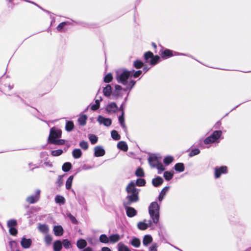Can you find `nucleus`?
I'll return each instance as SVG.
<instances>
[{"mask_svg": "<svg viewBox=\"0 0 251 251\" xmlns=\"http://www.w3.org/2000/svg\"><path fill=\"white\" fill-rule=\"evenodd\" d=\"M87 242L82 239H79L77 241L76 246L78 249H82L86 247Z\"/></svg>", "mask_w": 251, "mask_h": 251, "instance_id": "27", "label": "nucleus"}, {"mask_svg": "<svg viewBox=\"0 0 251 251\" xmlns=\"http://www.w3.org/2000/svg\"><path fill=\"white\" fill-rule=\"evenodd\" d=\"M124 104H125V103H123L120 107L119 108L118 107V110H120V111H121L122 113L123 112V113L124 114Z\"/></svg>", "mask_w": 251, "mask_h": 251, "instance_id": "63", "label": "nucleus"}, {"mask_svg": "<svg viewBox=\"0 0 251 251\" xmlns=\"http://www.w3.org/2000/svg\"><path fill=\"white\" fill-rule=\"evenodd\" d=\"M123 204L126 210V213L128 217H133L137 214V211L133 207H130V205H126L123 203Z\"/></svg>", "mask_w": 251, "mask_h": 251, "instance_id": "9", "label": "nucleus"}, {"mask_svg": "<svg viewBox=\"0 0 251 251\" xmlns=\"http://www.w3.org/2000/svg\"><path fill=\"white\" fill-rule=\"evenodd\" d=\"M55 201L56 203L59 204V205H63L65 203V198L60 195H57L55 197Z\"/></svg>", "mask_w": 251, "mask_h": 251, "instance_id": "28", "label": "nucleus"}, {"mask_svg": "<svg viewBox=\"0 0 251 251\" xmlns=\"http://www.w3.org/2000/svg\"><path fill=\"white\" fill-rule=\"evenodd\" d=\"M54 234L56 236H60L63 235L64 230L61 226H55L53 229Z\"/></svg>", "mask_w": 251, "mask_h": 251, "instance_id": "17", "label": "nucleus"}, {"mask_svg": "<svg viewBox=\"0 0 251 251\" xmlns=\"http://www.w3.org/2000/svg\"><path fill=\"white\" fill-rule=\"evenodd\" d=\"M67 216L70 219L71 221L73 224H77V221L76 220V219H75V216H74L73 215H72L70 213H67Z\"/></svg>", "mask_w": 251, "mask_h": 251, "instance_id": "53", "label": "nucleus"}, {"mask_svg": "<svg viewBox=\"0 0 251 251\" xmlns=\"http://www.w3.org/2000/svg\"><path fill=\"white\" fill-rule=\"evenodd\" d=\"M88 137L92 145L95 144L98 141V137L94 134H89Z\"/></svg>", "mask_w": 251, "mask_h": 251, "instance_id": "43", "label": "nucleus"}, {"mask_svg": "<svg viewBox=\"0 0 251 251\" xmlns=\"http://www.w3.org/2000/svg\"><path fill=\"white\" fill-rule=\"evenodd\" d=\"M79 146L84 150H86L88 148V143L86 141H83L79 143Z\"/></svg>", "mask_w": 251, "mask_h": 251, "instance_id": "54", "label": "nucleus"}, {"mask_svg": "<svg viewBox=\"0 0 251 251\" xmlns=\"http://www.w3.org/2000/svg\"><path fill=\"white\" fill-rule=\"evenodd\" d=\"M148 160L150 165L153 168H155V167L157 165V164H158L160 162L158 157L155 154L151 155L149 157Z\"/></svg>", "mask_w": 251, "mask_h": 251, "instance_id": "12", "label": "nucleus"}, {"mask_svg": "<svg viewBox=\"0 0 251 251\" xmlns=\"http://www.w3.org/2000/svg\"><path fill=\"white\" fill-rule=\"evenodd\" d=\"M67 23L64 22L59 24L56 27L57 30L58 31H61L62 28L64 27L65 25H67Z\"/></svg>", "mask_w": 251, "mask_h": 251, "instance_id": "58", "label": "nucleus"}, {"mask_svg": "<svg viewBox=\"0 0 251 251\" xmlns=\"http://www.w3.org/2000/svg\"><path fill=\"white\" fill-rule=\"evenodd\" d=\"M132 74L130 71L126 69L118 70L116 72V78L118 83L126 86L124 91H130L134 86L136 81L131 79Z\"/></svg>", "mask_w": 251, "mask_h": 251, "instance_id": "1", "label": "nucleus"}, {"mask_svg": "<svg viewBox=\"0 0 251 251\" xmlns=\"http://www.w3.org/2000/svg\"><path fill=\"white\" fill-rule=\"evenodd\" d=\"M103 94L105 97H109L112 93V88L110 85L107 84L103 90Z\"/></svg>", "mask_w": 251, "mask_h": 251, "instance_id": "22", "label": "nucleus"}, {"mask_svg": "<svg viewBox=\"0 0 251 251\" xmlns=\"http://www.w3.org/2000/svg\"><path fill=\"white\" fill-rule=\"evenodd\" d=\"M7 225L8 228L15 227L17 225V221L15 219H10L7 221Z\"/></svg>", "mask_w": 251, "mask_h": 251, "instance_id": "42", "label": "nucleus"}, {"mask_svg": "<svg viewBox=\"0 0 251 251\" xmlns=\"http://www.w3.org/2000/svg\"><path fill=\"white\" fill-rule=\"evenodd\" d=\"M9 232L11 235L16 236L18 233V231L15 227H9Z\"/></svg>", "mask_w": 251, "mask_h": 251, "instance_id": "56", "label": "nucleus"}, {"mask_svg": "<svg viewBox=\"0 0 251 251\" xmlns=\"http://www.w3.org/2000/svg\"><path fill=\"white\" fill-rule=\"evenodd\" d=\"M111 135L112 139L114 140H119L121 138L120 135L115 130H113L111 131Z\"/></svg>", "mask_w": 251, "mask_h": 251, "instance_id": "38", "label": "nucleus"}, {"mask_svg": "<svg viewBox=\"0 0 251 251\" xmlns=\"http://www.w3.org/2000/svg\"><path fill=\"white\" fill-rule=\"evenodd\" d=\"M82 151L79 149H75L72 151V155L74 158L78 159L82 156Z\"/></svg>", "mask_w": 251, "mask_h": 251, "instance_id": "24", "label": "nucleus"}, {"mask_svg": "<svg viewBox=\"0 0 251 251\" xmlns=\"http://www.w3.org/2000/svg\"><path fill=\"white\" fill-rule=\"evenodd\" d=\"M152 220L149 221L148 223H146L143 222H140L137 224V227L139 229L144 230L147 229L148 227L151 226L152 225Z\"/></svg>", "mask_w": 251, "mask_h": 251, "instance_id": "16", "label": "nucleus"}, {"mask_svg": "<svg viewBox=\"0 0 251 251\" xmlns=\"http://www.w3.org/2000/svg\"><path fill=\"white\" fill-rule=\"evenodd\" d=\"M169 188L170 187L169 186H166L161 190L158 198L159 201H161L163 200L164 196Z\"/></svg>", "mask_w": 251, "mask_h": 251, "instance_id": "25", "label": "nucleus"}, {"mask_svg": "<svg viewBox=\"0 0 251 251\" xmlns=\"http://www.w3.org/2000/svg\"><path fill=\"white\" fill-rule=\"evenodd\" d=\"M133 66L136 69H140L143 66V63L141 61L136 60L134 62Z\"/></svg>", "mask_w": 251, "mask_h": 251, "instance_id": "49", "label": "nucleus"}, {"mask_svg": "<svg viewBox=\"0 0 251 251\" xmlns=\"http://www.w3.org/2000/svg\"><path fill=\"white\" fill-rule=\"evenodd\" d=\"M153 55V53L151 51H148L144 54V58L146 60V61H148L149 59H151L152 58Z\"/></svg>", "mask_w": 251, "mask_h": 251, "instance_id": "57", "label": "nucleus"}, {"mask_svg": "<svg viewBox=\"0 0 251 251\" xmlns=\"http://www.w3.org/2000/svg\"><path fill=\"white\" fill-rule=\"evenodd\" d=\"M173 176H174V172H169V171H165L164 173V175H163L164 178L167 181L170 180L173 178Z\"/></svg>", "mask_w": 251, "mask_h": 251, "instance_id": "34", "label": "nucleus"}, {"mask_svg": "<svg viewBox=\"0 0 251 251\" xmlns=\"http://www.w3.org/2000/svg\"><path fill=\"white\" fill-rule=\"evenodd\" d=\"M160 55L161 56V57L164 59H166L174 55H187V54L184 53H179L177 52H173V51L169 49H165V50L162 51L160 53Z\"/></svg>", "mask_w": 251, "mask_h": 251, "instance_id": "5", "label": "nucleus"}, {"mask_svg": "<svg viewBox=\"0 0 251 251\" xmlns=\"http://www.w3.org/2000/svg\"><path fill=\"white\" fill-rule=\"evenodd\" d=\"M97 121L100 125H103L106 126H110L112 123L110 119L105 118L100 115L98 117Z\"/></svg>", "mask_w": 251, "mask_h": 251, "instance_id": "11", "label": "nucleus"}, {"mask_svg": "<svg viewBox=\"0 0 251 251\" xmlns=\"http://www.w3.org/2000/svg\"><path fill=\"white\" fill-rule=\"evenodd\" d=\"M72 168V164L70 162L65 163L62 167V170L65 172H68Z\"/></svg>", "mask_w": 251, "mask_h": 251, "instance_id": "40", "label": "nucleus"}, {"mask_svg": "<svg viewBox=\"0 0 251 251\" xmlns=\"http://www.w3.org/2000/svg\"><path fill=\"white\" fill-rule=\"evenodd\" d=\"M113 79L112 75L111 73H108L104 77L103 81L105 83H109L112 81Z\"/></svg>", "mask_w": 251, "mask_h": 251, "instance_id": "50", "label": "nucleus"}, {"mask_svg": "<svg viewBox=\"0 0 251 251\" xmlns=\"http://www.w3.org/2000/svg\"><path fill=\"white\" fill-rule=\"evenodd\" d=\"M157 247L158 246L156 243H153L152 245L149 248V251H157Z\"/></svg>", "mask_w": 251, "mask_h": 251, "instance_id": "61", "label": "nucleus"}, {"mask_svg": "<svg viewBox=\"0 0 251 251\" xmlns=\"http://www.w3.org/2000/svg\"><path fill=\"white\" fill-rule=\"evenodd\" d=\"M222 134V132L221 130H215L211 135L206 138L203 142L206 145L214 143L217 142L221 137Z\"/></svg>", "mask_w": 251, "mask_h": 251, "instance_id": "4", "label": "nucleus"}, {"mask_svg": "<svg viewBox=\"0 0 251 251\" xmlns=\"http://www.w3.org/2000/svg\"><path fill=\"white\" fill-rule=\"evenodd\" d=\"M74 179V176H71L69 177V178L67 179L66 182V188L67 190H69L71 189L72 185L73 180Z\"/></svg>", "mask_w": 251, "mask_h": 251, "instance_id": "33", "label": "nucleus"}, {"mask_svg": "<svg viewBox=\"0 0 251 251\" xmlns=\"http://www.w3.org/2000/svg\"><path fill=\"white\" fill-rule=\"evenodd\" d=\"M57 182L58 183V185L60 186L63 183V180H62V176H59L58 177Z\"/></svg>", "mask_w": 251, "mask_h": 251, "instance_id": "62", "label": "nucleus"}, {"mask_svg": "<svg viewBox=\"0 0 251 251\" xmlns=\"http://www.w3.org/2000/svg\"><path fill=\"white\" fill-rule=\"evenodd\" d=\"M174 168L178 172H182L184 170V165L182 163H178L175 165Z\"/></svg>", "mask_w": 251, "mask_h": 251, "instance_id": "31", "label": "nucleus"}, {"mask_svg": "<svg viewBox=\"0 0 251 251\" xmlns=\"http://www.w3.org/2000/svg\"><path fill=\"white\" fill-rule=\"evenodd\" d=\"M74 127V123L72 121H67L66 124L65 129L68 131H71Z\"/></svg>", "mask_w": 251, "mask_h": 251, "instance_id": "37", "label": "nucleus"}, {"mask_svg": "<svg viewBox=\"0 0 251 251\" xmlns=\"http://www.w3.org/2000/svg\"><path fill=\"white\" fill-rule=\"evenodd\" d=\"M40 192L39 189L36 190L34 195H30L26 198V202L29 204H33L37 202L40 199Z\"/></svg>", "mask_w": 251, "mask_h": 251, "instance_id": "6", "label": "nucleus"}, {"mask_svg": "<svg viewBox=\"0 0 251 251\" xmlns=\"http://www.w3.org/2000/svg\"><path fill=\"white\" fill-rule=\"evenodd\" d=\"M135 185L138 186H143L146 184V180L143 178H138L136 180L135 182Z\"/></svg>", "mask_w": 251, "mask_h": 251, "instance_id": "45", "label": "nucleus"}, {"mask_svg": "<svg viewBox=\"0 0 251 251\" xmlns=\"http://www.w3.org/2000/svg\"><path fill=\"white\" fill-rule=\"evenodd\" d=\"M135 175L138 177L144 176L145 175V174H144L143 169L141 168H138L135 172Z\"/></svg>", "mask_w": 251, "mask_h": 251, "instance_id": "47", "label": "nucleus"}, {"mask_svg": "<svg viewBox=\"0 0 251 251\" xmlns=\"http://www.w3.org/2000/svg\"><path fill=\"white\" fill-rule=\"evenodd\" d=\"M118 251H130L129 249L125 245L122 243H120L118 245Z\"/></svg>", "mask_w": 251, "mask_h": 251, "instance_id": "39", "label": "nucleus"}, {"mask_svg": "<svg viewBox=\"0 0 251 251\" xmlns=\"http://www.w3.org/2000/svg\"><path fill=\"white\" fill-rule=\"evenodd\" d=\"M158 170V174H161L162 172L165 170V168L161 162H159L157 165L155 167Z\"/></svg>", "mask_w": 251, "mask_h": 251, "instance_id": "46", "label": "nucleus"}, {"mask_svg": "<svg viewBox=\"0 0 251 251\" xmlns=\"http://www.w3.org/2000/svg\"><path fill=\"white\" fill-rule=\"evenodd\" d=\"M118 120L121 126L124 129L125 131H126L127 128L125 123L124 114L123 112H122L121 115L119 117Z\"/></svg>", "mask_w": 251, "mask_h": 251, "instance_id": "26", "label": "nucleus"}, {"mask_svg": "<svg viewBox=\"0 0 251 251\" xmlns=\"http://www.w3.org/2000/svg\"><path fill=\"white\" fill-rule=\"evenodd\" d=\"M117 148L124 151H126L128 150L127 145L126 143L124 141H120L117 144Z\"/></svg>", "mask_w": 251, "mask_h": 251, "instance_id": "23", "label": "nucleus"}, {"mask_svg": "<svg viewBox=\"0 0 251 251\" xmlns=\"http://www.w3.org/2000/svg\"><path fill=\"white\" fill-rule=\"evenodd\" d=\"M127 196L123 200V203L126 205H131L133 203L137 202L139 200V193L140 189L135 187L134 181H131L126 189Z\"/></svg>", "mask_w": 251, "mask_h": 251, "instance_id": "2", "label": "nucleus"}, {"mask_svg": "<svg viewBox=\"0 0 251 251\" xmlns=\"http://www.w3.org/2000/svg\"><path fill=\"white\" fill-rule=\"evenodd\" d=\"M100 242L104 244H108L109 243V237L104 234H101L99 237Z\"/></svg>", "mask_w": 251, "mask_h": 251, "instance_id": "30", "label": "nucleus"}, {"mask_svg": "<svg viewBox=\"0 0 251 251\" xmlns=\"http://www.w3.org/2000/svg\"><path fill=\"white\" fill-rule=\"evenodd\" d=\"M130 244L133 247L135 248H138L140 246L141 242L139 239L136 237H134L130 241Z\"/></svg>", "mask_w": 251, "mask_h": 251, "instance_id": "32", "label": "nucleus"}, {"mask_svg": "<svg viewBox=\"0 0 251 251\" xmlns=\"http://www.w3.org/2000/svg\"><path fill=\"white\" fill-rule=\"evenodd\" d=\"M152 241V238L151 235H145L143 239V244L144 246L147 247Z\"/></svg>", "mask_w": 251, "mask_h": 251, "instance_id": "19", "label": "nucleus"}, {"mask_svg": "<svg viewBox=\"0 0 251 251\" xmlns=\"http://www.w3.org/2000/svg\"><path fill=\"white\" fill-rule=\"evenodd\" d=\"M124 91V88L120 85H116L115 87V90L113 92L112 95L115 97V99H117L119 97L122 96V91Z\"/></svg>", "mask_w": 251, "mask_h": 251, "instance_id": "15", "label": "nucleus"}, {"mask_svg": "<svg viewBox=\"0 0 251 251\" xmlns=\"http://www.w3.org/2000/svg\"><path fill=\"white\" fill-rule=\"evenodd\" d=\"M160 57L158 55H152V58L150 60V63L151 65H155L159 60Z\"/></svg>", "mask_w": 251, "mask_h": 251, "instance_id": "41", "label": "nucleus"}, {"mask_svg": "<svg viewBox=\"0 0 251 251\" xmlns=\"http://www.w3.org/2000/svg\"><path fill=\"white\" fill-rule=\"evenodd\" d=\"M52 144H57V145H63L65 143V141L64 140L60 139V140H52L51 141Z\"/></svg>", "mask_w": 251, "mask_h": 251, "instance_id": "60", "label": "nucleus"}, {"mask_svg": "<svg viewBox=\"0 0 251 251\" xmlns=\"http://www.w3.org/2000/svg\"><path fill=\"white\" fill-rule=\"evenodd\" d=\"M163 179L161 177L157 176L152 179V184L154 187H158L163 183Z\"/></svg>", "mask_w": 251, "mask_h": 251, "instance_id": "18", "label": "nucleus"}, {"mask_svg": "<svg viewBox=\"0 0 251 251\" xmlns=\"http://www.w3.org/2000/svg\"><path fill=\"white\" fill-rule=\"evenodd\" d=\"M63 152L62 150H57L51 151V155L54 156H57L61 155Z\"/></svg>", "mask_w": 251, "mask_h": 251, "instance_id": "55", "label": "nucleus"}, {"mask_svg": "<svg viewBox=\"0 0 251 251\" xmlns=\"http://www.w3.org/2000/svg\"><path fill=\"white\" fill-rule=\"evenodd\" d=\"M106 110L108 114H113L118 111V107L114 102L109 103L106 107Z\"/></svg>", "mask_w": 251, "mask_h": 251, "instance_id": "10", "label": "nucleus"}, {"mask_svg": "<svg viewBox=\"0 0 251 251\" xmlns=\"http://www.w3.org/2000/svg\"><path fill=\"white\" fill-rule=\"evenodd\" d=\"M160 207L156 201L152 202L149 206V213L152 223L156 224L159 220Z\"/></svg>", "mask_w": 251, "mask_h": 251, "instance_id": "3", "label": "nucleus"}, {"mask_svg": "<svg viewBox=\"0 0 251 251\" xmlns=\"http://www.w3.org/2000/svg\"><path fill=\"white\" fill-rule=\"evenodd\" d=\"M227 173V168L226 166L216 167L214 168V177L216 179L219 178L223 174Z\"/></svg>", "mask_w": 251, "mask_h": 251, "instance_id": "7", "label": "nucleus"}, {"mask_svg": "<svg viewBox=\"0 0 251 251\" xmlns=\"http://www.w3.org/2000/svg\"><path fill=\"white\" fill-rule=\"evenodd\" d=\"M200 153V150L199 149H192L190 153L189 154V156L190 157H193L195 155H198Z\"/></svg>", "mask_w": 251, "mask_h": 251, "instance_id": "51", "label": "nucleus"}, {"mask_svg": "<svg viewBox=\"0 0 251 251\" xmlns=\"http://www.w3.org/2000/svg\"><path fill=\"white\" fill-rule=\"evenodd\" d=\"M121 239V237L118 234H112L109 236V243H115Z\"/></svg>", "mask_w": 251, "mask_h": 251, "instance_id": "20", "label": "nucleus"}, {"mask_svg": "<svg viewBox=\"0 0 251 251\" xmlns=\"http://www.w3.org/2000/svg\"><path fill=\"white\" fill-rule=\"evenodd\" d=\"M62 244V246H63L65 249H69L71 246V244L68 239L63 240Z\"/></svg>", "mask_w": 251, "mask_h": 251, "instance_id": "52", "label": "nucleus"}, {"mask_svg": "<svg viewBox=\"0 0 251 251\" xmlns=\"http://www.w3.org/2000/svg\"><path fill=\"white\" fill-rule=\"evenodd\" d=\"M101 100H102V99H101V97H100L99 98V99L96 100L95 103L91 105V109L94 111L98 109H99L100 107V101H101Z\"/></svg>", "mask_w": 251, "mask_h": 251, "instance_id": "29", "label": "nucleus"}, {"mask_svg": "<svg viewBox=\"0 0 251 251\" xmlns=\"http://www.w3.org/2000/svg\"><path fill=\"white\" fill-rule=\"evenodd\" d=\"M52 241V238L51 236L49 234L46 235L44 238V241L47 245H49L51 244Z\"/></svg>", "mask_w": 251, "mask_h": 251, "instance_id": "48", "label": "nucleus"}, {"mask_svg": "<svg viewBox=\"0 0 251 251\" xmlns=\"http://www.w3.org/2000/svg\"><path fill=\"white\" fill-rule=\"evenodd\" d=\"M174 160V158L171 156H168L164 158L163 162L165 164L168 165Z\"/></svg>", "mask_w": 251, "mask_h": 251, "instance_id": "44", "label": "nucleus"}, {"mask_svg": "<svg viewBox=\"0 0 251 251\" xmlns=\"http://www.w3.org/2000/svg\"><path fill=\"white\" fill-rule=\"evenodd\" d=\"M131 73L132 74V76H134V77H138L142 73V71L141 70L137 71L134 72V70L130 71Z\"/></svg>", "mask_w": 251, "mask_h": 251, "instance_id": "59", "label": "nucleus"}, {"mask_svg": "<svg viewBox=\"0 0 251 251\" xmlns=\"http://www.w3.org/2000/svg\"><path fill=\"white\" fill-rule=\"evenodd\" d=\"M105 154V151L101 146H96L94 148V155L96 157L102 156Z\"/></svg>", "mask_w": 251, "mask_h": 251, "instance_id": "14", "label": "nucleus"}, {"mask_svg": "<svg viewBox=\"0 0 251 251\" xmlns=\"http://www.w3.org/2000/svg\"><path fill=\"white\" fill-rule=\"evenodd\" d=\"M32 244V240L30 239H27L25 237H23L21 241V245L24 249H28L30 248Z\"/></svg>", "mask_w": 251, "mask_h": 251, "instance_id": "13", "label": "nucleus"}, {"mask_svg": "<svg viewBox=\"0 0 251 251\" xmlns=\"http://www.w3.org/2000/svg\"><path fill=\"white\" fill-rule=\"evenodd\" d=\"M39 230L43 233H47L49 231V227L45 224L40 225L38 226Z\"/></svg>", "mask_w": 251, "mask_h": 251, "instance_id": "35", "label": "nucleus"}, {"mask_svg": "<svg viewBox=\"0 0 251 251\" xmlns=\"http://www.w3.org/2000/svg\"><path fill=\"white\" fill-rule=\"evenodd\" d=\"M61 136V131L60 130H55L52 128L50 130V133L49 137V140L51 143L52 140H56V138L60 137Z\"/></svg>", "mask_w": 251, "mask_h": 251, "instance_id": "8", "label": "nucleus"}, {"mask_svg": "<svg viewBox=\"0 0 251 251\" xmlns=\"http://www.w3.org/2000/svg\"><path fill=\"white\" fill-rule=\"evenodd\" d=\"M54 251H60L62 248V244L60 240L54 241L53 245Z\"/></svg>", "mask_w": 251, "mask_h": 251, "instance_id": "21", "label": "nucleus"}, {"mask_svg": "<svg viewBox=\"0 0 251 251\" xmlns=\"http://www.w3.org/2000/svg\"><path fill=\"white\" fill-rule=\"evenodd\" d=\"M87 119V116L83 115L79 117L78 119V122L80 125L84 126L86 125Z\"/></svg>", "mask_w": 251, "mask_h": 251, "instance_id": "36", "label": "nucleus"}, {"mask_svg": "<svg viewBox=\"0 0 251 251\" xmlns=\"http://www.w3.org/2000/svg\"><path fill=\"white\" fill-rule=\"evenodd\" d=\"M101 251H111V250L106 247H104L101 248Z\"/></svg>", "mask_w": 251, "mask_h": 251, "instance_id": "64", "label": "nucleus"}]
</instances>
